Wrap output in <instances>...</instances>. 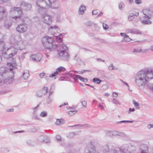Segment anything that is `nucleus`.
<instances>
[{"label":"nucleus","instance_id":"1","mask_svg":"<svg viewBox=\"0 0 153 153\" xmlns=\"http://www.w3.org/2000/svg\"><path fill=\"white\" fill-rule=\"evenodd\" d=\"M153 78V69H149L145 71L139 72L136 78V82L139 85H144L146 82Z\"/></svg>","mask_w":153,"mask_h":153},{"label":"nucleus","instance_id":"2","mask_svg":"<svg viewBox=\"0 0 153 153\" xmlns=\"http://www.w3.org/2000/svg\"><path fill=\"white\" fill-rule=\"evenodd\" d=\"M42 42L43 46L48 49L52 50L57 47V45L55 44L54 41L51 37L49 36H47L42 38Z\"/></svg>","mask_w":153,"mask_h":153},{"label":"nucleus","instance_id":"3","mask_svg":"<svg viewBox=\"0 0 153 153\" xmlns=\"http://www.w3.org/2000/svg\"><path fill=\"white\" fill-rule=\"evenodd\" d=\"M12 18L14 20L19 19L22 14V11L19 8L12 9L10 12Z\"/></svg>","mask_w":153,"mask_h":153},{"label":"nucleus","instance_id":"4","mask_svg":"<svg viewBox=\"0 0 153 153\" xmlns=\"http://www.w3.org/2000/svg\"><path fill=\"white\" fill-rule=\"evenodd\" d=\"M38 7L40 8L49 7L51 5L50 0H38L36 2Z\"/></svg>","mask_w":153,"mask_h":153},{"label":"nucleus","instance_id":"5","mask_svg":"<svg viewBox=\"0 0 153 153\" xmlns=\"http://www.w3.org/2000/svg\"><path fill=\"white\" fill-rule=\"evenodd\" d=\"M120 34L126 42H129L133 38L131 36L132 32L131 30H127L125 32L120 33Z\"/></svg>","mask_w":153,"mask_h":153},{"label":"nucleus","instance_id":"6","mask_svg":"<svg viewBox=\"0 0 153 153\" xmlns=\"http://www.w3.org/2000/svg\"><path fill=\"white\" fill-rule=\"evenodd\" d=\"M27 25L25 24H20L16 27V30L19 33H23L27 30Z\"/></svg>","mask_w":153,"mask_h":153},{"label":"nucleus","instance_id":"7","mask_svg":"<svg viewBox=\"0 0 153 153\" xmlns=\"http://www.w3.org/2000/svg\"><path fill=\"white\" fill-rule=\"evenodd\" d=\"M49 31L54 36L57 35L59 33V30L58 27L56 26H52L49 28Z\"/></svg>","mask_w":153,"mask_h":153},{"label":"nucleus","instance_id":"8","mask_svg":"<svg viewBox=\"0 0 153 153\" xmlns=\"http://www.w3.org/2000/svg\"><path fill=\"white\" fill-rule=\"evenodd\" d=\"M16 53V49H13V50H9L7 51V55H4L3 54V56L4 58H8L10 57H11L14 56Z\"/></svg>","mask_w":153,"mask_h":153},{"label":"nucleus","instance_id":"9","mask_svg":"<svg viewBox=\"0 0 153 153\" xmlns=\"http://www.w3.org/2000/svg\"><path fill=\"white\" fill-rule=\"evenodd\" d=\"M58 57L66 58L68 57V53L63 51H59L57 55Z\"/></svg>","mask_w":153,"mask_h":153},{"label":"nucleus","instance_id":"10","mask_svg":"<svg viewBox=\"0 0 153 153\" xmlns=\"http://www.w3.org/2000/svg\"><path fill=\"white\" fill-rule=\"evenodd\" d=\"M31 58L33 60L39 61L41 59L42 55L40 54L33 55L31 56Z\"/></svg>","mask_w":153,"mask_h":153},{"label":"nucleus","instance_id":"11","mask_svg":"<svg viewBox=\"0 0 153 153\" xmlns=\"http://www.w3.org/2000/svg\"><path fill=\"white\" fill-rule=\"evenodd\" d=\"M86 10V7L84 5H81L79 8L78 13L81 15H82Z\"/></svg>","mask_w":153,"mask_h":153},{"label":"nucleus","instance_id":"12","mask_svg":"<svg viewBox=\"0 0 153 153\" xmlns=\"http://www.w3.org/2000/svg\"><path fill=\"white\" fill-rule=\"evenodd\" d=\"M65 70V68L62 67H59L56 70V72H55L52 75H50V77H53L55 76L58 74V71H63Z\"/></svg>","mask_w":153,"mask_h":153},{"label":"nucleus","instance_id":"13","mask_svg":"<svg viewBox=\"0 0 153 153\" xmlns=\"http://www.w3.org/2000/svg\"><path fill=\"white\" fill-rule=\"evenodd\" d=\"M7 66L10 69H12L16 67V65L15 61H14L12 62L8 63L7 64Z\"/></svg>","mask_w":153,"mask_h":153},{"label":"nucleus","instance_id":"14","mask_svg":"<svg viewBox=\"0 0 153 153\" xmlns=\"http://www.w3.org/2000/svg\"><path fill=\"white\" fill-rule=\"evenodd\" d=\"M44 22L46 23L49 24L52 21L51 17L48 16H46L44 17Z\"/></svg>","mask_w":153,"mask_h":153},{"label":"nucleus","instance_id":"15","mask_svg":"<svg viewBox=\"0 0 153 153\" xmlns=\"http://www.w3.org/2000/svg\"><path fill=\"white\" fill-rule=\"evenodd\" d=\"M143 13L146 16H147V17L148 18H149V15H151L152 12L148 9H144L143 10Z\"/></svg>","mask_w":153,"mask_h":153},{"label":"nucleus","instance_id":"16","mask_svg":"<svg viewBox=\"0 0 153 153\" xmlns=\"http://www.w3.org/2000/svg\"><path fill=\"white\" fill-rule=\"evenodd\" d=\"M5 12L3 8L0 7V19L2 18L5 16Z\"/></svg>","mask_w":153,"mask_h":153},{"label":"nucleus","instance_id":"17","mask_svg":"<svg viewBox=\"0 0 153 153\" xmlns=\"http://www.w3.org/2000/svg\"><path fill=\"white\" fill-rule=\"evenodd\" d=\"M55 37H56V41L57 42H60L62 41V35L61 34H60L58 35H56L54 36Z\"/></svg>","mask_w":153,"mask_h":153},{"label":"nucleus","instance_id":"18","mask_svg":"<svg viewBox=\"0 0 153 153\" xmlns=\"http://www.w3.org/2000/svg\"><path fill=\"white\" fill-rule=\"evenodd\" d=\"M64 120L62 119H57L55 122V123L57 125H59L64 123Z\"/></svg>","mask_w":153,"mask_h":153},{"label":"nucleus","instance_id":"19","mask_svg":"<svg viewBox=\"0 0 153 153\" xmlns=\"http://www.w3.org/2000/svg\"><path fill=\"white\" fill-rule=\"evenodd\" d=\"M76 77L77 78L79 79L80 80L84 82H86L87 81V79L81 77L79 75H76Z\"/></svg>","mask_w":153,"mask_h":153},{"label":"nucleus","instance_id":"20","mask_svg":"<svg viewBox=\"0 0 153 153\" xmlns=\"http://www.w3.org/2000/svg\"><path fill=\"white\" fill-rule=\"evenodd\" d=\"M29 73L28 71H25L23 74V77L25 79H27L29 76Z\"/></svg>","mask_w":153,"mask_h":153},{"label":"nucleus","instance_id":"21","mask_svg":"<svg viewBox=\"0 0 153 153\" xmlns=\"http://www.w3.org/2000/svg\"><path fill=\"white\" fill-rule=\"evenodd\" d=\"M145 20H143L142 21V22L144 24H150L151 23V22L149 20H146V17H145Z\"/></svg>","mask_w":153,"mask_h":153},{"label":"nucleus","instance_id":"22","mask_svg":"<svg viewBox=\"0 0 153 153\" xmlns=\"http://www.w3.org/2000/svg\"><path fill=\"white\" fill-rule=\"evenodd\" d=\"M120 151L124 153H130V152L128 151L127 149L126 148H122Z\"/></svg>","mask_w":153,"mask_h":153},{"label":"nucleus","instance_id":"23","mask_svg":"<svg viewBox=\"0 0 153 153\" xmlns=\"http://www.w3.org/2000/svg\"><path fill=\"white\" fill-rule=\"evenodd\" d=\"M133 103L135 107H136V108H138L139 107V104L137 102L134 100L133 101Z\"/></svg>","mask_w":153,"mask_h":153},{"label":"nucleus","instance_id":"24","mask_svg":"<svg viewBox=\"0 0 153 153\" xmlns=\"http://www.w3.org/2000/svg\"><path fill=\"white\" fill-rule=\"evenodd\" d=\"M87 153H97L94 148H91L89 150Z\"/></svg>","mask_w":153,"mask_h":153},{"label":"nucleus","instance_id":"25","mask_svg":"<svg viewBox=\"0 0 153 153\" xmlns=\"http://www.w3.org/2000/svg\"><path fill=\"white\" fill-rule=\"evenodd\" d=\"M134 17V15L133 14L131 13L129 14L128 17V19L129 20H131L133 19Z\"/></svg>","mask_w":153,"mask_h":153},{"label":"nucleus","instance_id":"26","mask_svg":"<svg viewBox=\"0 0 153 153\" xmlns=\"http://www.w3.org/2000/svg\"><path fill=\"white\" fill-rule=\"evenodd\" d=\"M47 115V113L46 111L42 112L40 114V116L41 117H45Z\"/></svg>","mask_w":153,"mask_h":153},{"label":"nucleus","instance_id":"27","mask_svg":"<svg viewBox=\"0 0 153 153\" xmlns=\"http://www.w3.org/2000/svg\"><path fill=\"white\" fill-rule=\"evenodd\" d=\"M103 29L105 30H108L109 29L108 26L105 24H103Z\"/></svg>","mask_w":153,"mask_h":153},{"label":"nucleus","instance_id":"28","mask_svg":"<svg viewBox=\"0 0 153 153\" xmlns=\"http://www.w3.org/2000/svg\"><path fill=\"white\" fill-rule=\"evenodd\" d=\"M94 82L97 84L100 83V81L97 78H94L93 79Z\"/></svg>","mask_w":153,"mask_h":153},{"label":"nucleus","instance_id":"29","mask_svg":"<svg viewBox=\"0 0 153 153\" xmlns=\"http://www.w3.org/2000/svg\"><path fill=\"white\" fill-rule=\"evenodd\" d=\"M7 74H11V75H9V77H8L7 79H11L12 78L13 76V74L11 71H10V72L9 73H8Z\"/></svg>","mask_w":153,"mask_h":153},{"label":"nucleus","instance_id":"30","mask_svg":"<svg viewBox=\"0 0 153 153\" xmlns=\"http://www.w3.org/2000/svg\"><path fill=\"white\" fill-rule=\"evenodd\" d=\"M147 128L148 129H150L151 128H153L152 124H148L147 126Z\"/></svg>","mask_w":153,"mask_h":153},{"label":"nucleus","instance_id":"31","mask_svg":"<svg viewBox=\"0 0 153 153\" xmlns=\"http://www.w3.org/2000/svg\"><path fill=\"white\" fill-rule=\"evenodd\" d=\"M82 104L84 107H86L87 106V102L85 101H83L82 102Z\"/></svg>","mask_w":153,"mask_h":153},{"label":"nucleus","instance_id":"32","mask_svg":"<svg viewBox=\"0 0 153 153\" xmlns=\"http://www.w3.org/2000/svg\"><path fill=\"white\" fill-rule=\"evenodd\" d=\"M39 76L41 78H43L45 75V74L44 72H42L39 74Z\"/></svg>","mask_w":153,"mask_h":153},{"label":"nucleus","instance_id":"33","mask_svg":"<svg viewBox=\"0 0 153 153\" xmlns=\"http://www.w3.org/2000/svg\"><path fill=\"white\" fill-rule=\"evenodd\" d=\"M134 110V108H130L128 111V113L130 114L131 113V112H133Z\"/></svg>","mask_w":153,"mask_h":153},{"label":"nucleus","instance_id":"34","mask_svg":"<svg viewBox=\"0 0 153 153\" xmlns=\"http://www.w3.org/2000/svg\"><path fill=\"white\" fill-rule=\"evenodd\" d=\"M76 112V111H69V114H70L71 115H72L73 114H75Z\"/></svg>","mask_w":153,"mask_h":153},{"label":"nucleus","instance_id":"35","mask_svg":"<svg viewBox=\"0 0 153 153\" xmlns=\"http://www.w3.org/2000/svg\"><path fill=\"white\" fill-rule=\"evenodd\" d=\"M98 12L97 10H94L92 11V14L93 15H96L97 14V13Z\"/></svg>","mask_w":153,"mask_h":153},{"label":"nucleus","instance_id":"36","mask_svg":"<svg viewBox=\"0 0 153 153\" xmlns=\"http://www.w3.org/2000/svg\"><path fill=\"white\" fill-rule=\"evenodd\" d=\"M108 68L110 69H114V67L112 64H111L108 67Z\"/></svg>","mask_w":153,"mask_h":153},{"label":"nucleus","instance_id":"37","mask_svg":"<svg viewBox=\"0 0 153 153\" xmlns=\"http://www.w3.org/2000/svg\"><path fill=\"white\" fill-rule=\"evenodd\" d=\"M56 139L59 140H61L60 136L59 135H56Z\"/></svg>","mask_w":153,"mask_h":153},{"label":"nucleus","instance_id":"38","mask_svg":"<svg viewBox=\"0 0 153 153\" xmlns=\"http://www.w3.org/2000/svg\"><path fill=\"white\" fill-rule=\"evenodd\" d=\"M92 22H88L87 23V25L88 26H91L92 25Z\"/></svg>","mask_w":153,"mask_h":153},{"label":"nucleus","instance_id":"39","mask_svg":"<svg viewBox=\"0 0 153 153\" xmlns=\"http://www.w3.org/2000/svg\"><path fill=\"white\" fill-rule=\"evenodd\" d=\"M118 94L116 92H114L113 93V96L115 97H116L117 96Z\"/></svg>","mask_w":153,"mask_h":153},{"label":"nucleus","instance_id":"40","mask_svg":"<svg viewBox=\"0 0 153 153\" xmlns=\"http://www.w3.org/2000/svg\"><path fill=\"white\" fill-rule=\"evenodd\" d=\"M135 3L137 4H140L141 3V1L140 0H136L135 1Z\"/></svg>","mask_w":153,"mask_h":153},{"label":"nucleus","instance_id":"41","mask_svg":"<svg viewBox=\"0 0 153 153\" xmlns=\"http://www.w3.org/2000/svg\"><path fill=\"white\" fill-rule=\"evenodd\" d=\"M141 153H147V150H143L141 151Z\"/></svg>","mask_w":153,"mask_h":153},{"label":"nucleus","instance_id":"42","mask_svg":"<svg viewBox=\"0 0 153 153\" xmlns=\"http://www.w3.org/2000/svg\"><path fill=\"white\" fill-rule=\"evenodd\" d=\"M13 111V108H11V109H9L7 110V111L8 112H12Z\"/></svg>","mask_w":153,"mask_h":153},{"label":"nucleus","instance_id":"43","mask_svg":"<svg viewBox=\"0 0 153 153\" xmlns=\"http://www.w3.org/2000/svg\"><path fill=\"white\" fill-rule=\"evenodd\" d=\"M110 94L108 93H106L105 94V96L107 97Z\"/></svg>","mask_w":153,"mask_h":153},{"label":"nucleus","instance_id":"44","mask_svg":"<svg viewBox=\"0 0 153 153\" xmlns=\"http://www.w3.org/2000/svg\"><path fill=\"white\" fill-rule=\"evenodd\" d=\"M150 49L152 50L153 51V46H151L150 47Z\"/></svg>","mask_w":153,"mask_h":153},{"label":"nucleus","instance_id":"45","mask_svg":"<svg viewBox=\"0 0 153 153\" xmlns=\"http://www.w3.org/2000/svg\"><path fill=\"white\" fill-rule=\"evenodd\" d=\"M138 15H139V13L138 12L137 13H136L135 14V15L136 16H137Z\"/></svg>","mask_w":153,"mask_h":153},{"label":"nucleus","instance_id":"46","mask_svg":"<svg viewBox=\"0 0 153 153\" xmlns=\"http://www.w3.org/2000/svg\"><path fill=\"white\" fill-rule=\"evenodd\" d=\"M127 122H130V123H132L133 122V121H127Z\"/></svg>","mask_w":153,"mask_h":153},{"label":"nucleus","instance_id":"47","mask_svg":"<svg viewBox=\"0 0 153 153\" xmlns=\"http://www.w3.org/2000/svg\"><path fill=\"white\" fill-rule=\"evenodd\" d=\"M100 107L102 108H103V106L102 105H100Z\"/></svg>","mask_w":153,"mask_h":153},{"label":"nucleus","instance_id":"48","mask_svg":"<svg viewBox=\"0 0 153 153\" xmlns=\"http://www.w3.org/2000/svg\"><path fill=\"white\" fill-rule=\"evenodd\" d=\"M132 0H129V1L131 3L132 2Z\"/></svg>","mask_w":153,"mask_h":153},{"label":"nucleus","instance_id":"49","mask_svg":"<svg viewBox=\"0 0 153 153\" xmlns=\"http://www.w3.org/2000/svg\"><path fill=\"white\" fill-rule=\"evenodd\" d=\"M97 60L98 61H100V60H101V59H97Z\"/></svg>","mask_w":153,"mask_h":153},{"label":"nucleus","instance_id":"50","mask_svg":"<svg viewBox=\"0 0 153 153\" xmlns=\"http://www.w3.org/2000/svg\"><path fill=\"white\" fill-rule=\"evenodd\" d=\"M1 57L0 56V62H1Z\"/></svg>","mask_w":153,"mask_h":153},{"label":"nucleus","instance_id":"51","mask_svg":"<svg viewBox=\"0 0 153 153\" xmlns=\"http://www.w3.org/2000/svg\"><path fill=\"white\" fill-rule=\"evenodd\" d=\"M67 103H64V105H67Z\"/></svg>","mask_w":153,"mask_h":153},{"label":"nucleus","instance_id":"52","mask_svg":"<svg viewBox=\"0 0 153 153\" xmlns=\"http://www.w3.org/2000/svg\"><path fill=\"white\" fill-rule=\"evenodd\" d=\"M114 153H118V152L117 151H116Z\"/></svg>","mask_w":153,"mask_h":153},{"label":"nucleus","instance_id":"53","mask_svg":"<svg viewBox=\"0 0 153 153\" xmlns=\"http://www.w3.org/2000/svg\"><path fill=\"white\" fill-rule=\"evenodd\" d=\"M29 7L30 9L31 8V6H30L29 5Z\"/></svg>","mask_w":153,"mask_h":153},{"label":"nucleus","instance_id":"54","mask_svg":"<svg viewBox=\"0 0 153 153\" xmlns=\"http://www.w3.org/2000/svg\"><path fill=\"white\" fill-rule=\"evenodd\" d=\"M152 126H153V124H152Z\"/></svg>","mask_w":153,"mask_h":153},{"label":"nucleus","instance_id":"55","mask_svg":"<svg viewBox=\"0 0 153 153\" xmlns=\"http://www.w3.org/2000/svg\"><path fill=\"white\" fill-rule=\"evenodd\" d=\"M152 88L153 89V88Z\"/></svg>","mask_w":153,"mask_h":153}]
</instances>
